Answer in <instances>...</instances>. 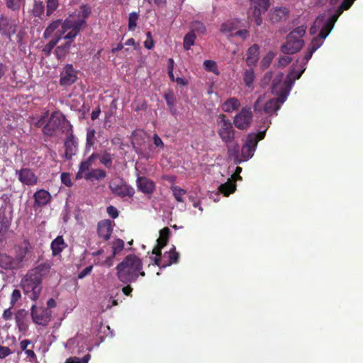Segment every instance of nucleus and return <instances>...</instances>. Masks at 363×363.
<instances>
[{"label":"nucleus","mask_w":363,"mask_h":363,"mask_svg":"<svg viewBox=\"0 0 363 363\" xmlns=\"http://www.w3.org/2000/svg\"><path fill=\"white\" fill-rule=\"evenodd\" d=\"M117 277L125 284L136 281L139 275L144 277L145 272L143 271V262L141 259L135 255L126 256L123 260L116 267Z\"/></svg>","instance_id":"obj_1"},{"label":"nucleus","mask_w":363,"mask_h":363,"mask_svg":"<svg viewBox=\"0 0 363 363\" xmlns=\"http://www.w3.org/2000/svg\"><path fill=\"white\" fill-rule=\"evenodd\" d=\"M30 245L27 240L13 247V256L0 254V267L6 270H16L24 267L28 260L27 257Z\"/></svg>","instance_id":"obj_2"},{"label":"nucleus","mask_w":363,"mask_h":363,"mask_svg":"<svg viewBox=\"0 0 363 363\" xmlns=\"http://www.w3.org/2000/svg\"><path fill=\"white\" fill-rule=\"evenodd\" d=\"M91 13L89 7L82 5L78 13H73L69 16L63 24L64 29H71L66 35V38H75L80 30L86 26V19Z\"/></svg>","instance_id":"obj_3"},{"label":"nucleus","mask_w":363,"mask_h":363,"mask_svg":"<svg viewBox=\"0 0 363 363\" xmlns=\"http://www.w3.org/2000/svg\"><path fill=\"white\" fill-rule=\"evenodd\" d=\"M264 138V133L260 137H258V135L254 133L248 134L245 143L241 149L242 158L240 157L238 147H235V148H230L228 147L229 157L233 158L235 164H240L242 161L247 160L252 157L258 142Z\"/></svg>","instance_id":"obj_4"},{"label":"nucleus","mask_w":363,"mask_h":363,"mask_svg":"<svg viewBox=\"0 0 363 363\" xmlns=\"http://www.w3.org/2000/svg\"><path fill=\"white\" fill-rule=\"evenodd\" d=\"M169 234L170 230L167 227L162 229L160 231V238L157 239V246L152 250V254L156 255V257L154 259V262L160 267H165L167 266H170L172 264L177 263L179 257V254L176 252L175 247L173 246L167 252L169 258L168 262L161 266V260L159 258V257L161 255L160 250L167 245Z\"/></svg>","instance_id":"obj_5"},{"label":"nucleus","mask_w":363,"mask_h":363,"mask_svg":"<svg viewBox=\"0 0 363 363\" xmlns=\"http://www.w3.org/2000/svg\"><path fill=\"white\" fill-rule=\"evenodd\" d=\"M306 27L301 26L294 29L287 35L286 42L281 47V50L286 55L298 52L303 47L304 42L302 37L305 35Z\"/></svg>","instance_id":"obj_6"},{"label":"nucleus","mask_w":363,"mask_h":363,"mask_svg":"<svg viewBox=\"0 0 363 363\" xmlns=\"http://www.w3.org/2000/svg\"><path fill=\"white\" fill-rule=\"evenodd\" d=\"M72 125L65 116L59 113L54 112L51 114L48 123L43 126V132L45 135L52 136L57 131L67 132L71 130Z\"/></svg>","instance_id":"obj_7"},{"label":"nucleus","mask_w":363,"mask_h":363,"mask_svg":"<svg viewBox=\"0 0 363 363\" xmlns=\"http://www.w3.org/2000/svg\"><path fill=\"white\" fill-rule=\"evenodd\" d=\"M21 287L23 293L32 301L38 299L42 291V281L28 272L21 281Z\"/></svg>","instance_id":"obj_8"},{"label":"nucleus","mask_w":363,"mask_h":363,"mask_svg":"<svg viewBox=\"0 0 363 363\" xmlns=\"http://www.w3.org/2000/svg\"><path fill=\"white\" fill-rule=\"evenodd\" d=\"M338 18V14H333L329 18L325 14L320 15L310 28V33L314 35L320 29L318 34L320 39H325L333 29Z\"/></svg>","instance_id":"obj_9"},{"label":"nucleus","mask_w":363,"mask_h":363,"mask_svg":"<svg viewBox=\"0 0 363 363\" xmlns=\"http://www.w3.org/2000/svg\"><path fill=\"white\" fill-rule=\"evenodd\" d=\"M217 123L218 125L217 132L222 141L226 144L233 142L235 138V130L230 121L227 118L226 116L220 114L217 120Z\"/></svg>","instance_id":"obj_10"},{"label":"nucleus","mask_w":363,"mask_h":363,"mask_svg":"<svg viewBox=\"0 0 363 363\" xmlns=\"http://www.w3.org/2000/svg\"><path fill=\"white\" fill-rule=\"evenodd\" d=\"M252 8L248 13V18L255 21L257 26L262 23V15L264 14L269 7V0H251Z\"/></svg>","instance_id":"obj_11"},{"label":"nucleus","mask_w":363,"mask_h":363,"mask_svg":"<svg viewBox=\"0 0 363 363\" xmlns=\"http://www.w3.org/2000/svg\"><path fill=\"white\" fill-rule=\"evenodd\" d=\"M252 112L250 108H242L233 119L235 126L239 130H247L251 125Z\"/></svg>","instance_id":"obj_12"},{"label":"nucleus","mask_w":363,"mask_h":363,"mask_svg":"<svg viewBox=\"0 0 363 363\" xmlns=\"http://www.w3.org/2000/svg\"><path fill=\"white\" fill-rule=\"evenodd\" d=\"M109 188L113 194L122 198L125 196L132 197L135 194L134 189L122 179L118 182L113 181L111 182Z\"/></svg>","instance_id":"obj_13"},{"label":"nucleus","mask_w":363,"mask_h":363,"mask_svg":"<svg viewBox=\"0 0 363 363\" xmlns=\"http://www.w3.org/2000/svg\"><path fill=\"white\" fill-rule=\"evenodd\" d=\"M31 316L34 323L45 326L50 321L51 311L48 308H38L33 304L31 306Z\"/></svg>","instance_id":"obj_14"},{"label":"nucleus","mask_w":363,"mask_h":363,"mask_svg":"<svg viewBox=\"0 0 363 363\" xmlns=\"http://www.w3.org/2000/svg\"><path fill=\"white\" fill-rule=\"evenodd\" d=\"M18 180L24 185L34 186L38 183V177L30 168H22L16 170Z\"/></svg>","instance_id":"obj_15"},{"label":"nucleus","mask_w":363,"mask_h":363,"mask_svg":"<svg viewBox=\"0 0 363 363\" xmlns=\"http://www.w3.org/2000/svg\"><path fill=\"white\" fill-rule=\"evenodd\" d=\"M66 134L67 135V139L65 141V157L70 160L72 157L74 155H76L77 152V146L78 143L76 140L72 130H67L66 132Z\"/></svg>","instance_id":"obj_16"},{"label":"nucleus","mask_w":363,"mask_h":363,"mask_svg":"<svg viewBox=\"0 0 363 363\" xmlns=\"http://www.w3.org/2000/svg\"><path fill=\"white\" fill-rule=\"evenodd\" d=\"M60 84L65 86H70L77 80V72L72 65L67 64L61 72Z\"/></svg>","instance_id":"obj_17"},{"label":"nucleus","mask_w":363,"mask_h":363,"mask_svg":"<svg viewBox=\"0 0 363 363\" xmlns=\"http://www.w3.org/2000/svg\"><path fill=\"white\" fill-rule=\"evenodd\" d=\"M65 23V20L62 21V19H57L55 21H52L48 26L45 28L43 37L44 38H49L52 35L55 33V37H57V33L59 31H61V30H65V35H67V33L71 30V29H64L63 28V24Z\"/></svg>","instance_id":"obj_18"},{"label":"nucleus","mask_w":363,"mask_h":363,"mask_svg":"<svg viewBox=\"0 0 363 363\" xmlns=\"http://www.w3.org/2000/svg\"><path fill=\"white\" fill-rule=\"evenodd\" d=\"M35 208L43 207L52 200L51 194L45 189L38 190L33 195Z\"/></svg>","instance_id":"obj_19"},{"label":"nucleus","mask_w":363,"mask_h":363,"mask_svg":"<svg viewBox=\"0 0 363 363\" xmlns=\"http://www.w3.org/2000/svg\"><path fill=\"white\" fill-rule=\"evenodd\" d=\"M51 267L52 263L47 261L43 263H40L35 267L30 269L28 272L35 276L36 278H38L40 280L43 281V277L47 276L50 272Z\"/></svg>","instance_id":"obj_20"},{"label":"nucleus","mask_w":363,"mask_h":363,"mask_svg":"<svg viewBox=\"0 0 363 363\" xmlns=\"http://www.w3.org/2000/svg\"><path fill=\"white\" fill-rule=\"evenodd\" d=\"M136 182L138 189L145 194H152L155 189V183L145 177H139Z\"/></svg>","instance_id":"obj_21"},{"label":"nucleus","mask_w":363,"mask_h":363,"mask_svg":"<svg viewBox=\"0 0 363 363\" xmlns=\"http://www.w3.org/2000/svg\"><path fill=\"white\" fill-rule=\"evenodd\" d=\"M286 99V97L285 96L281 95L279 98L269 100L264 106L263 110L264 113L272 115L277 112L280 108L281 105L285 101Z\"/></svg>","instance_id":"obj_22"},{"label":"nucleus","mask_w":363,"mask_h":363,"mask_svg":"<svg viewBox=\"0 0 363 363\" xmlns=\"http://www.w3.org/2000/svg\"><path fill=\"white\" fill-rule=\"evenodd\" d=\"M111 221L110 220H104L100 221L97 225V233L99 236L104 240H108L112 233Z\"/></svg>","instance_id":"obj_23"},{"label":"nucleus","mask_w":363,"mask_h":363,"mask_svg":"<svg viewBox=\"0 0 363 363\" xmlns=\"http://www.w3.org/2000/svg\"><path fill=\"white\" fill-rule=\"evenodd\" d=\"M15 320L17 327L21 332H25L28 329V311L20 309L15 315Z\"/></svg>","instance_id":"obj_24"},{"label":"nucleus","mask_w":363,"mask_h":363,"mask_svg":"<svg viewBox=\"0 0 363 363\" xmlns=\"http://www.w3.org/2000/svg\"><path fill=\"white\" fill-rule=\"evenodd\" d=\"M16 31V24L6 17L0 18V32L6 35H11Z\"/></svg>","instance_id":"obj_25"},{"label":"nucleus","mask_w":363,"mask_h":363,"mask_svg":"<svg viewBox=\"0 0 363 363\" xmlns=\"http://www.w3.org/2000/svg\"><path fill=\"white\" fill-rule=\"evenodd\" d=\"M66 35H65V30L62 29L61 31L57 32V37H55L52 39L48 44H46L43 50V51L46 55H50L51 50L54 48V47L57 45V43L61 40H73L74 38H66Z\"/></svg>","instance_id":"obj_26"},{"label":"nucleus","mask_w":363,"mask_h":363,"mask_svg":"<svg viewBox=\"0 0 363 363\" xmlns=\"http://www.w3.org/2000/svg\"><path fill=\"white\" fill-rule=\"evenodd\" d=\"M259 58V46L257 44L252 45L247 50L246 62L247 65L252 66L256 64Z\"/></svg>","instance_id":"obj_27"},{"label":"nucleus","mask_w":363,"mask_h":363,"mask_svg":"<svg viewBox=\"0 0 363 363\" xmlns=\"http://www.w3.org/2000/svg\"><path fill=\"white\" fill-rule=\"evenodd\" d=\"M323 40L324 39H320L319 35H318V37L314 38L312 40L311 43V48L308 52L305 55L303 58V60H306V62H308V61L311 58L313 52L320 47Z\"/></svg>","instance_id":"obj_28"},{"label":"nucleus","mask_w":363,"mask_h":363,"mask_svg":"<svg viewBox=\"0 0 363 363\" xmlns=\"http://www.w3.org/2000/svg\"><path fill=\"white\" fill-rule=\"evenodd\" d=\"M65 44L57 46L55 53L58 60L64 59L69 52L71 47V43L73 40H67Z\"/></svg>","instance_id":"obj_29"},{"label":"nucleus","mask_w":363,"mask_h":363,"mask_svg":"<svg viewBox=\"0 0 363 363\" xmlns=\"http://www.w3.org/2000/svg\"><path fill=\"white\" fill-rule=\"evenodd\" d=\"M66 245L62 236L57 237L51 243L53 255H57L65 247Z\"/></svg>","instance_id":"obj_30"},{"label":"nucleus","mask_w":363,"mask_h":363,"mask_svg":"<svg viewBox=\"0 0 363 363\" xmlns=\"http://www.w3.org/2000/svg\"><path fill=\"white\" fill-rule=\"evenodd\" d=\"M240 101L236 98H230L223 104L222 108L225 112L230 113L240 107Z\"/></svg>","instance_id":"obj_31"},{"label":"nucleus","mask_w":363,"mask_h":363,"mask_svg":"<svg viewBox=\"0 0 363 363\" xmlns=\"http://www.w3.org/2000/svg\"><path fill=\"white\" fill-rule=\"evenodd\" d=\"M235 189V184L230 179H228L227 182L220 184L218 187L219 191L225 196L233 193Z\"/></svg>","instance_id":"obj_32"},{"label":"nucleus","mask_w":363,"mask_h":363,"mask_svg":"<svg viewBox=\"0 0 363 363\" xmlns=\"http://www.w3.org/2000/svg\"><path fill=\"white\" fill-rule=\"evenodd\" d=\"M106 177V172L101 169H94L89 172H87L84 174V178L86 180L96 179L99 180Z\"/></svg>","instance_id":"obj_33"},{"label":"nucleus","mask_w":363,"mask_h":363,"mask_svg":"<svg viewBox=\"0 0 363 363\" xmlns=\"http://www.w3.org/2000/svg\"><path fill=\"white\" fill-rule=\"evenodd\" d=\"M287 10L284 7L276 8L270 11V18L272 22H277L286 16Z\"/></svg>","instance_id":"obj_34"},{"label":"nucleus","mask_w":363,"mask_h":363,"mask_svg":"<svg viewBox=\"0 0 363 363\" xmlns=\"http://www.w3.org/2000/svg\"><path fill=\"white\" fill-rule=\"evenodd\" d=\"M340 0H330V3L331 4H337ZM354 0H342L341 2L340 6L337 9V10L335 11L334 14H338V17L342 14V11L344 10L348 9L352 4H353Z\"/></svg>","instance_id":"obj_35"},{"label":"nucleus","mask_w":363,"mask_h":363,"mask_svg":"<svg viewBox=\"0 0 363 363\" xmlns=\"http://www.w3.org/2000/svg\"><path fill=\"white\" fill-rule=\"evenodd\" d=\"M45 5L43 1L40 0H35L32 9V13L34 16L43 18L42 16L44 14Z\"/></svg>","instance_id":"obj_36"},{"label":"nucleus","mask_w":363,"mask_h":363,"mask_svg":"<svg viewBox=\"0 0 363 363\" xmlns=\"http://www.w3.org/2000/svg\"><path fill=\"white\" fill-rule=\"evenodd\" d=\"M307 62L306 61L304 62L303 65H301V69H296L295 67H293L291 72L288 74V78L289 81L294 82L295 80L299 79L301 76V74L303 73V72L306 69L305 65Z\"/></svg>","instance_id":"obj_37"},{"label":"nucleus","mask_w":363,"mask_h":363,"mask_svg":"<svg viewBox=\"0 0 363 363\" xmlns=\"http://www.w3.org/2000/svg\"><path fill=\"white\" fill-rule=\"evenodd\" d=\"M58 0H47L46 1V16H50L59 7Z\"/></svg>","instance_id":"obj_38"},{"label":"nucleus","mask_w":363,"mask_h":363,"mask_svg":"<svg viewBox=\"0 0 363 363\" xmlns=\"http://www.w3.org/2000/svg\"><path fill=\"white\" fill-rule=\"evenodd\" d=\"M196 39L195 33L193 31H189L184 38V48L186 50H189L194 44Z\"/></svg>","instance_id":"obj_39"},{"label":"nucleus","mask_w":363,"mask_h":363,"mask_svg":"<svg viewBox=\"0 0 363 363\" xmlns=\"http://www.w3.org/2000/svg\"><path fill=\"white\" fill-rule=\"evenodd\" d=\"M113 159V155L111 153L105 151L100 157V162L106 167L109 168L112 165Z\"/></svg>","instance_id":"obj_40"},{"label":"nucleus","mask_w":363,"mask_h":363,"mask_svg":"<svg viewBox=\"0 0 363 363\" xmlns=\"http://www.w3.org/2000/svg\"><path fill=\"white\" fill-rule=\"evenodd\" d=\"M139 18V14L137 12H131L128 16V29L130 30H135L137 27V21Z\"/></svg>","instance_id":"obj_41"},{"label":"nucleus","mask_w":363,"mask_h":363,"mask_svg":"<svg viewBox=\"0 0 363 363\" xmlns=\"http://www.w3.org/2000/svg\"><path fill=\"white\" fill-rule=\"evenodd\" d=\"M283 79V74H279L275 77V78L272 81V91L273 93H279L281 91V89L279 88V85L281 84Z\"/></svg>","instance_id":"obj_42"},{"label":"nucleus","mask_w":363,"mask_h":363,"mask_svg":"<svg viewBox=\"0 0 363 363\" xmlns=\"http://www.w3.org/2000/svg\"><path fill=\"white\" fill-rule=\"evenodd\" d=\"M255 79L254 72L252 69H247L245 72L244 82L250 88H252V84Z\"/></svg>","instance_id":"obj_43"},{"label":"nucleus","mask_w":363,"mask_h":363,"mask_svg":"<svg viewBox=\"0 0 363 363\" xmlns=\"http://www.w3.org/2000/svg\"><path fill=\"white\" fill-rule=\"evenodd\" d=\"M124 248V242L121 239H116L112 242L113 256L120 252Z\"/></svg>","instance_id":"obj_44"},{"label":"nucleus","mask_w":363,"mask_h":363,"mask_svg":"<svg viewBox=\"0 0 363 363\" xmlns=\"http://www.w3.org/2000/svg\"><path fill=\"white\" fill-rule=\"evenodd\" d=\"M173 195L175 199L179 201H183V196L186 194V191L179 186H174L172 188Z\"/></svg>","instance_id":"obj_45"},{"label":"nucleus","mask_w":363,"mask_h":363,"mask_svg":"<svg viewBox=\"0 0 363 363\" xmlns=\"http://www.w3.org/2000/svg\"><path fill=\"white\" fill-rule=\"evenodd\" d=\"M275 57V53L273 52H269L262 60L261 61V66L262 68L266 69L267 68L274 57Z\"/></svg>","instance_id":"obj_46"},{"label":"nucleus","mask_w":363,"mask_h":363,"mask_svg":"<svg viewBox=\"0 0 363 363\" xmlns=\"http://www.w3.org/2000/svg\"><path fill=\"white\" fill-rule=\"evenodd\" d=\"M95 130L94 129H88L86 132V149H90L95 143Z\"/></svg>","instance_id":"obj_47"},{"label":"nucleus","mask_w":363,"mask_h":363,"mask_svg":"<svg viewBox=\"0 0 363 363\" xmlns=\"http://www.w3.org/2000/svg\"><path fill=\"white\" fill-rule=\"evenodd\" d=\"M191 30L194 33L197 32L199 33H204L206 32L205 26L200 21H195L191 23Z\"/></svg>","instance_id":"obj_48"},{"label":"nucleus","mask_w":363,"mask_h":363,"mask_svg":"<svg viewBox=\"0 0 363 363\" xmlns=\"http://www.w3.org/2000/svg\"><path fill=\"white\" fill-rule=\"evenodd\" d=\"M91 358L90 354H86L82 358H79L77 357H72L68 358L65 363H88Z\"/></svg>","instance_id":"obj_49"},{"label":"nucleus","mask_w":363,"mask_h":363,"mask_svg":"<svg viewBox=\"0 0 363 363\" xmlns=\"http://www.w3.org/2000/svg\"><path fill=\"white\" fill-rule=\"evenodd\" d=\"M203 67L208 72H212L217 74H218L216 63L213 60H205L203 62Z\"/></svg>","instance_id":"obj_50"},{"label":"nucleus","mask_w":363,"mask_h":363,"mask_svg":"<svg viewBox=\"0 0 363 363\" xmlns=\"http://www.w3.org/2000/svg\"><path fill=\"white\" fill-rule=\"evenodd\" d=\"M6 6L12 11H18L21 8V0H6Z\"/></svg>","instance_id":"obj_51"},{"label":"nucleus","mask_w":363,"mask_h":363,"mask_svg":"<svg viewBox=\"0 0 363 363\" xmlns=\"http://www.w3.org/2000/svg\"><path fill=\"white\" fill-rule=\"evenodd\" d=\"M261 123H262V125H260L259 126V128L263 129V130L260 131L258 134H257L258 135V137H260L263 133L265 135V131L269 127L271 121L268 117H265V118H263L261 119Z\"/></svg>","instance_id":"obj_52"},{"label":"nucleus","mask_w":363,"mask_h":363,"mask_svg":"<svg viewBox=\"0 0 363 363\" xmlns=\"http://www.w3.org/2000/svg\"><path fill=\"white\" fill-rule=\"evenodd\" d=\"M234 30V23L231 21L223 23L220 27V31L223 33H230Z\"/></svg>","instance_id":"obj_53"},{"label":"nucleus","mask_w":363,"mask_h":363,"mask_svg":"<svg viewBox=\"0 0 363 363\" xmlns=\"http://www.w3.org/2000/svg\"><path fill=\"white\" fill-rule=\"evenodd\" d=\"M164 98L168 106L170 108H172L176 103V99L174 94L172 91H169L164 94Z\"/></svg>","instance_id":"obj_54"},{"label":"nucleus","mask_w":363,"mask_h":363,"mask_svg":"<svg viewBox=\"0 0 363 363\" xmlns=\"http://www.w3.org/2000/svg\"><path fill=\"white\" fill-rule=\"evenodd\" d=\"M0 223H1L0 233L6 232L10 226V222H9V219L4 215L0 216Z\"/></svg>","instance_id":"obj_55"},{"label":"nucleus","mask_w":363,"mask_h":363,"mask_svg":"<svg viewBox=\"0 0 363 363\" xmlns=\"http://www.w3.org/2000/svg\"><path fill=\"white\" fill-rule=\"evenodd\" d=\"M21 291L20 290L18 289H14L11 294V307H13L16 303L21 298Z\"/></svg>","instance_id":"obj_56"},{"label":"nucleus","mask_w":363,"mask_h":363,"mask_svg":"<svg viewBox=\"0 0 363 363\" xmlns=\"http://www.w3.org/2000/svg\"><path fill=\"white\" fill-rule=\"evenodd\" d=\"M264 96H259L258 97V99L256 100V101L255 102L254 104V106H253V108H254V111L256 112V113H260L262 112V104L264 102Z\"/></svg>","instance_id":"obj_57"},{"label":"nucleus","mask_w":363,"mask_h":363,"mask_svg":"<svg viewBox=\"0 0 363 363\" xmlns=\"http://www.w3.org/2000/svg\"><path fill=\"white\" fill-rule=\"evenodd\" d=\"M144 45L147 49H152L154 46L153 39L150 32L147 33V39L144 43Z\"/></svg>","instance_id":"obj_58"},{"label":"nucleus","mask_w":363,"mask_h":363,"mask_svg":"<svg viewBox=\"0 0 363 363\" xmlns=\"http://www.w3.org/2000/svg\"><path fill=\"white\" fill-rule=\"evenodd\" d=\"M291 57L289 56H282L279 59L278 65L279 67H286L291 61Z\"/></svg>","instance_id":"obj_59"},{"label":"nucleus","mask_w":363,"mask_h":363,"mask_svg":"<svg viewBox=\"0 0 363 363\" xmlns=\"http://www.w3.org/2000/svg\"><path fill=\"white\" fill-rule=\"evenodd\" d=\"M107 213L112 218H116L118 216V211L114 206H110L106 209Z\"/></svg>","instance_id":"obj_60"},{"label":"nucleus","mask_w":363,"mask_h":363,"mask_svg":"<svg viewBox=\"0 0 363 363\" xmlns=\"http://www.w3.org/2000/svg\"><path fill=\"white\" fill-rule=\"evenodd\" d=\"M91 164H92L88 160L82 162L79 165V170H81V172H84L85 174L89 172L88 170Z\"/></svg>","instance_id":"obj_61"},{"label":"nucleus","mask_w":363,"mask_h":363,"mask_svg":"<svg viewBox=\"0 0 363 363\" xmlns=\"http://www.w3.org/2000/svg\"><path fill=\"white\" fill-rule=\"evenodd\" d=\"M92 268H93L92 266H88L86 268H84L78 274V278L80 279H84L85 277H86L87 275H89L91 273V272L92 270Z\"/></svg>","instance_id":"obj_62"},{"label":"nucleus","mask_w":363,"mask_h":363,"mask_svg":"<svg viewBox=\"0 0 363 363\" xmlns=\"http://www.w3.org/2000/svg\"><path fill=\"white\" fill-rule=\"evenodd\" d=\"M11 353L8 347L0 346V358H5Z\"/></svg>","instance_id":"obj_63"},{"label":"nucleus","mask_w":363,"mask_h":363,"mask_svg":"<svg viewBox=\"0 0 363 363\" xmlns=\"http://www.w3.org/2000/svg\"><path fill=\"white\" fill-rule=\"evenodd\" d=\"M61 180L63 184H65L66 186H71V182L69 179V175L67 173H62L61 174Z\"/></svg>","instance_id":"obj_64"}]
</instances>
